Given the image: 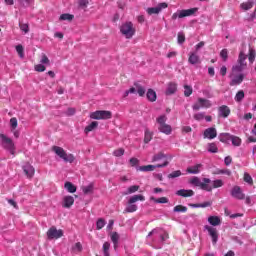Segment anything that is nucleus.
Instances as JSON below:
<instances>
[{
	"label": "nucleus",
	"mask_w": 256,
	"mask_h": 256,
	"mask_svg": "<svg viewBox=\"0 0 256 256\" xmlns=\"http://www.w3.org/2000/svg\"><path fill=\"white\" fill-rule=\"evenodd\" d=\"M137 191H139V185H133L128 187L124 195H133V193H137Z\"/></svg>",
	"instance_id": "obj_39"
},
{
	"label": "nucleus",
	"mask_w": 256,
	"mask_h": 256,
	"mask_svg": "<svg viewBox=\"0 0 256 256\" xmlns=\"http://www.w3.org/2000/svg\"><path fill=\"white\" fill-rule=\"evenodd\" d=\"M0 143L3 149L9 151L11 155H15V142L5 134H0Z\"/></svg>",
	"instance_id": "obj_3"
},
{
	"label": "nucleus",
	"mask_w": 256,
	"mask_h": 256,
	"mask_svg": "<svg viewBox=\"0 0 256 256\" xmlns=\"http://www.w3.org/2000/svg\"><path fill=\"white\" fill-rule=\"evenodd\" d=\"M73 203H75V198L73 196H64L63 202H62V207L65 209H69Z\"/></svg>",
	"instance_id": "obj_21"
},
{
	"label": "nucleus",
	"mask_w": 256,
	"mask_h": 256,
	"mask_svg": "<svg viewBox=\"0 0 256 256\" xmlns=\"http://www.w3.org/2000/svg\"><path fill=\"white\" fill-rule=\"evenodd\" d=\"M255 57H256V51L253 48L249 49V54H248V61L249 63L253 64L255 62Z\"/></svg>",
	"instance_id": "obj_40"
},
{
	"label": "nucleus",
	"mask_w": 256,
	"mask_h": 256,
	"mask_svg": "<svg viewBox=\"0 0 256 256\" xmlns=\"http://www.w3.org/2000/svg\"><path fill=\"white\" fill-rule=\"evenodd\" d=\"M174 213H187V207L183 205H177L174 207Z\"/></svg>",
	"instance_id": "obj_45"
},
{
	"label": "nucleus",
	"mask_w": 256,
	"mask_h": 256,
	"mask_svg": "<svg viewBox=\"0 0 256 256\" xmlns=\"http://www.w3.org/2000/svg\"><path fill=\"white\" fill-rule=\"evenodd\" d=\"M206 231H208L211 239H212V243L213 245L217 244V241H219V234L217 233V229L213 228L211 226H205Z\"/></svg>",
	"instance_id": "obj_13"
},
{
	"label": "nucleus",
	"mask_w": 256,
	"mask_h": 256,
	"mask_svg": "<svg viewBox=\"0 0 256 256\" xmlns=\"http://www.w3.org/2000/svg\"><path fill=\"white\" fill-rule=\"evenodd\" d=\"M169 179H175L177 177H181L180 170H176L168 175Z\"/></svg>",
	"instance_id": "obj_56"
},
{
	"label": "nucleus",
	"mask_w": 256,
	"mask_h": 256,
	"mask_svg": "<svg viewBox=\"0 0 256 256\" xmlns=\"http://www.w3.org/2000/svg\"><path fill=\"white\" fill-rule=\"evenodd\" d=\"M135 26L133 22H125L120 26V32L125 37V39H133V36L136 33Z\"/></svg>",
	"instance_id": "obj_2"
},
{
	"label": "nucleus",
	"mask_w": 256,
	"mask_h": 256,
	"mask_svg": "<svg viewBox=\"0 0 256 256\" xmlns=\"http://www.w3.org/2000/svg\"><path fill=\"white\" fill-rule=\"evenodd\" d=\"M169 5L166 2L159 3L156 7L147 8L148 15H159L163 9H167Z\"/></svg>",
	"instance_id": "obj_12"
},
{
	"label": "nucleus",
	"mask_w": 256,
	"mask_h": 256,
	"mask_svg": "<svg viewBox=\"0 0 256 256\" xmlns=\"http://www.w3.org/2000/svg\"><path fill=\"white\" fill-rule=\"evenodd\" d=\"M220 57L223 59V61H227V59L229 57V52L227 51V49H223L220 52Z\"/></svg>",
	"instance_id": "obj_55"
},
{
	"label": "nucleus",
	"mask_w": 256,
	"mask_h": 256,
	"mask_svg": "<svg viewBox=\"0 0 256 256\" xmlns=\"http://www.w3.org/2000/svg\"><path fill=\"white\" fill-rule=\"evenodd\" d=\"M194 119H195V121H203V119H205V113L199 112V113L194 114Z\"/></svg>",
	"instance_id": "obj_52"
},
{
	"label": "nucleus",
	"mask_w": 256,
	"mask_h": 256,
	"mask_svg": "<svg viewBox=\"0 0 256 256\" xmlns=\"http://www.w3.org/2000/svg\"><path fill=\"white\" fill-rule=\"evenodd\" d=\"M247 55L245 53L240 52L238 56V62L236 65L232 67V72L233 73H241L247 69Z\"/></svg>",
	"instance_id": "obj_5"
},
{
	"label": "nucleus",
	"mask_w": 256,
	"mask_h": 256,
	"mask_svg": "<svg viewBox=\"0 0 256 256\" xmlns=\"http://www.w3.org/2000/svg\"><path fill=\"white\" fill-rule=\"evenodd\" d=\"M212 185H213L212 189H219V187H223L224 183H223V180L218 179V180H214L212 182Z\"/></svg>",
	"instance_id": "obj_49"
},
{
	"label": "nucleus",
	"mask_w": 256,
	"mask_h": 256,
	"mask_svg": "<svg viewBox=\"0 0 256 256\" xmlns=\"http://www.w3.org/2000/svg\"><path fill=\"white\" fill-rule=\"evenodd\" d=\"M243 99H245V92H243V90H240L235 95V101L237 103H241V101H243Z\"/></svg>",
	"instance_id": "obj_43"
},
{
	"label": "nucleus",
	"mask_w": 256,
	"mask_h": 256,
	"mask_svg": "<svg viewBox=\"0 0 256 256\" xmlns=\"http://www.w3.org/2000/svg\"><path fill=\"white\" fill-rule=\"evenodd\" d=\"M149 237H152V242L157 245V249H161V245L165 243L166 239H169V233L163 228H155L148 234Z\"/></svg>",
	"instance_id": "obj_1"
},
{
	"label": "nucleus",
	"mask_w": 256,
	"mask_h": 256,
	"mask_svg": "<svg viewBox=\"0 0 256 256\" xmlns=\"http://www.w3.org/2000/svg\"><path fill=\"white\" fill-rule=\"evenodd\" d=\"M218 151H219V148H217V144H215V143L208 144V152L209 153H217Z\"/></svg>",
	"instance_id": "obj_47"
},
{
	"label": "nucleus",
	"mask_w": 256,
	"mask_h": 256,
	"mask_svg": "<svg viewBox=\"0 0 256 256\" xmlns=\"http://www.w3.org/2000/svg\"><path fill=\"white\" fill-rule=\"evenodd\" d=\"M218 175H228V177H230L231 175V170L229 169H220L217 171Z\"/></svg>",
	"instance_id": "obj_58"
},
{
	"label": "nucleus",
	"mask_w": 256,
	"mask_h": 256,
	"mask_svg": "<svg viewBox=\"0 0 256 256\" xmlns=\"http://www.w3.org/2000/svg\"><path fill=\"white\" fill-rule=\"evenodd\" d=\"M203 181L204 182L200 184V189H203V191H208V192L213 191V187L209 186L208 184V183H211V179L204 178Z\"/></svg>",
	"instance_id": "obj_23"
},
{
	"label": "nucleus",
	"mask_w": 256,
	"mask_h": 256,
	"mask_svg": "<svg viewBox=\"0 0 256 256\" xmlns=\"http://www.w3.org/2000/svg\"><path fill=\"white\" fill-rule=\"evenodd\" d=\"M188 62L190 65H197L201 63V58L197 55V52H190Z\"/></svg>",
	"instance_id": "obj_19"
},
{
	"label": "nucleus",
	"mask_w": 256,
	"mask_h": 256,
	"mask_svg": "<svg viewBox=\"0 0 256 256\" xmlns=\"http://www.w3.org/2000/svg\"><path fill=\"white\" fill-rule=\"evenodd\" d=\"M146 97H147L148 101H151V103L157 101V93L154 92L153 89H148V91L146 93Z\"/></svg>",
	"instance_id": "obj_26"
},
{
	"label": "nucleus",
	"mask_w": 256,
	"mask_h": 256,
	"mask_svg": "<svg viewBox=\"0 0 256 256\" xmlns=\"http://www.w3.org/2000/svg\"><path fill=\"white\" fill-rule=\"evenodd\" d=\"M231 196L234 197V199L243 200L245 199V194L241 191V187L234 186L231 190Z\"/></svg>",
	"instance_id": "obj_14"
},
{
	"label": "nucleus",
	"mask_w": 256,
	"mask_h": 256,
	"mask_svg": "<svg viewBox=\"0 0 256 256\" xmlns=\"http://www.w3.org/2000/svg\"><path fill=\"white\" fill-rule=\"evenodd\" d=\"M150 201H154L157 204H165V203H169V198L167 197L155 198V196H151Z\"/></svg>",
	"instance_id": "obj_33"
},
{
	"label": "nucleus",
	"mask_w": 256,
	"mask_h": 256,
	"mask_svg": "<svg viewBox=\"0 0 256 256\" xmlns=\"http://www.w3.org/2000/svg\"><path fill=\"white\" fill-rule=\"evenodd\" d=\"M232 72L230 75V85L234 87L235 85H241L243 83V79H245V75L243 73Z\"/></svg>",
	"instance_id": "obj_11"
},
{
	"label": "nucleus",
	"mask_w": 256,
	"mask_h": 256,
	"mask_svg": "<svg viewBox=\"0 0 256 256\" xmlns=\"http://www.w3.org/2000/svg\"><path fill=\"white\" fill-rule=\"evenodd\" d=\"M10 126L12 130L17 129V118L13 117L10 119Z\"/></svg>",
	"instance_id": "obj_61"
},
{
	"label": "nucleus",
	"mask_w": 256,
	"mask_h": 256,
	"mask_svg": "<svg viewBox=\"0 0 256 256\" xmlns=\"http://www.w3.org/2000/svg\"><path fill=\"white\" fill-rule=\"evenodd\" d=\"M219 117H223V119H227L229 115H231V108L227 105H222L218 108Z\"/></svg>",
	"instance_id": "obj_15"
},
{
	"label": "nucleus",
	"mask_w": 256,
	"mask_h": 256,
	"mask_svg": "<svg viewBox=\"0 0 256 256\" xmlns=\"http://www.w3.org/2000/svg\"><path fill=\"white\" fill-rule=\"evenodd\" d=\"M114 157H123L125 155V149L119 148L113 151Z\"/></svg>",
	"instance_id": "obj_48"
},
{
	"label": "nucleus",
	"mask_w": 256,
	"mask_h": 256,
	"mask_svg": "<svg viewBox=\"0 0 256 256\" xmlns=\"http://www.w3.org/2000/svg\"><path fill=\"white\" fill-rule=\"evenodd\" d=\"M196 11H198L197 8L178 10L176 13L172 15V21H176V19H183L184 17H191Z\"/></svg>",
	"instance_id": "obj_7"
},
{
	"label": "nucleus",
	"mask_w": 256,
	"mask_h": 256,
	"mask_svg": "<svg viewBox=\"0 0 256 256\" xmlns=\"http://www.w3.org/2000/svg\"><path fill=\"white\" fill-rule=\"evenodd\" d=\"M158 131H160V133H164V135H171V133H173V128L171 125L166 123L158 126Z\"/></svg>",
	"instance_id": "obj_20"
},
{
	"label": "nucleus",
	"mask_w": 256,
	"mask_h": 256,
	"mask_svg": "<svg viewBox=\"0 0 256 256\" xmlns=\"http://www.w3.org/2000/svg\"><path fill=\"white\" fill-rule=\"evenodd\" d=\"M111 241L114 245V249H117V247H119V233L112 232L111 233Z\"/></svg>",
	"instance_id": "obj_32"
},
{
	"label": "nucleus",
	"mask_w": 256,
	"mask_h": 256,
	"mask_svg": "<svg viewBox=\"0 0 256 256\" xmlns=\"http://www.w3.org/2000/svg\"><path fill=\"white\" fill-rule=\"evenodd\" d=\"M35 71H37L38 73H43V71H45V65L43 64H37L34 67Z\"/></svg>",
	"instance_id": "obj_60"
},
{
	"label": "nucleus",
	"mask_w": 256,
	"mask_h": 256,
	"mask_svg": "<svg viewBox=\"0 0 256 256\" xmlns=\"http://www.w3.org/2000/svg\"><path fill=\"white\" fill-rule=\"evenodd\" d=\"M184 95L185 97H191V95H193V87L184 85Z\"/></svg>",
	"instance_id": "obj_44"
},
{
	"label": "nucleus",
	"mask_w": 256,
	"mask_h": 256,
	"mask_svg": "<svg viewBox=\"0 0 256 256\" xmlns=\"http://www.w3.org/2000/svg\"><path fill=\"white\" fill-rule=\"evenodd\" d=\"M16 51L19 55V57H21V59H23V57H25V54H24V49H23V45H17L16 46Z\"/></svg>",
	"instance_id": "obj_53"
},
{
	"label": "nucleus",
	"mask_w": 256,
	"mask_h": 256,
	"mask_svg": "<svg viewBox=\"0 0 256 256\" xmlns=\"http://www.w3.org/2000/svg\"><path fill=\"white\" fill-rule=\"evenodd\" d=\"M176 195L178 197H193V195H195V192L193 190L180 189L176 191Z\"/></svg>",
	"instance_id": "obj_22"
},
{
	"label": "nucleus",
	"mask_w": 256,
	"mask_h": 256,
	"mask_svg": "<svg viewBox=\"0 0 256 256\" xmlns=\"http://www.w3.org/2000/svg\"><path fill=\"white\" fill-rule=\"evenodd\" d=\"M244 181L249 185H253V178L251 177V175H249V173L244 174Z\"/></svg>",
	"instance_id": "obj_57"
},
{
	"label": "nucleus",
	"mask_w": 256,
	"mask_h": 256,
	"mask_svg": "<svg viewBox=\"0 0 256 256\" xmlns=\"http://www.w3.org/2000/svg\"><path fill=\"white\" fill-rule=\"evenodd\" d=\"M208 223L213 227H217L221 223V218L219 216H210L208 217Z\"/></svg>",
	"instance_id": "obj_25"
},
{
	"label": "nucleus",
	"mask_w": 256,
	"mask_h": 256,
	"mask_svg": "<svg viewBox=\"0 0 256 256\" xmlns=\"http://www.w3.org/2000/svg\"><path fill=\"white\" fill-rule=\"evenodd\" d=\"M198 102L200 106L204 109H209L212 106L211 100H207L205 98H198Z\"/></svg>",
	"instance_id": "obj_28"
},
{
	"label": "nucleus",
	"mask_w": 256,
	"mask_h": 256,
	"mask_svg": "<svg viewBox=\"0 0 256 256\" xmlns=\"http://www.w3.org/2000/svg\"><path fill=\"white\" fill-rule=\"evenodd\" d=\"M137 201H145V196L141 194L133 195L128 200V206L125 208V213H135L137 211L138 207L135 203Z\"/></svg>",
	"instance_id": "obj_4"
},
{
	"label": "nucleus",
	"mask_w": 256,
	"mask_h": 256,
	"mask_svg": "<svg viewBox=\"0 0 256 256\" xmlns=\"http://www.w3.org/2000/svg\"><path fill=\"white\" fill-rule=\"evenodd\" d=\"M163 159L164 161H167V156L164 153L160 152L152 157V163H155L157 161H163Z\"/></svg>",
	"instance_id": "obj_36"
},
{
	"label": "nucleus",
	"mask_w": 256,
	"mask_h": 256,
	"mask_svg": "<svg viewBox=\"0 0 256 256\" xmlns=\"http://www.w3.org/2000/svg\"><path fill=\"white\" fill-rule=\"evenodd\" d=\"M64 189H66V191H68V193H75L77 191V186L71 182H66L64 184Z\"/></svg>",
	"instance_id": "obj_31"
},
{
	"label": "nucleus",
	"mask_w": 256,
	"mask_h": 256,
	"mask_svg": "<svg viewBox=\"0 0 256 256\" xmlns=\"http://www.w3.org/2000/svg\"><path fill=\"white\" fill-rule=\"evenodd\" d=\"M168 165H169V161L165 160L162 164L140 166L137 168V171H142L144 173H147L149 171H155V169H161L163 167H167Z\"/></svg>",
	"instance_id": "obj_9"
},
{
	"label": "nucleus",
	"mask_w": 256,
	"mask_h": 256,
	"mask_svg": "<svg viewBox=\"0 0 256 256\" xmlns=\"http://www.w3.org/2000/svg\"><path fill=\"white\" fill-rule=\"evenodd\" d=\"M22 169H23L26 177H28V179H31V177H33V175H35V168L29 163L24 164Z\"/></svg>",
	"instance_id": "obj_16"
},
{
	"label": "nucleus",
	"mask_w": 256,
	"mask_h": 256,
	"mask_svg": "<svg viewBox=\"0 0 256 256\" xmlns=\"http://www.w3.org/2000/svg\"><path fill=\"white\" fill-rule=\"evenodd\" d=\"M97 127H99V122L93 121L90 125L85 127L84 133L87 135L88 133H91V131H94V129H97Z\"/></svg>",
	"instance_id": "obj_27"
},
{
	"label": "nucleus",
	"mask_w": 256,
	"mask_h": 256,
	"mask_svg": "<svg viewBox=\"0 0 256 256\" xmlns=\"http://www.w3.org/2000/svg\"><path fill=\"white\" fill-rule=\"evenodd\" d=\"M224 163L227 167H229V165H231V163H233V158H231V156H226L224 159Z\"/></svg>",
	"instance_id": "obj_64"
},
{
	"label": "nucleus",
	"mask_w": 256,
	"mask_h": 256,
	"mask_svg": "<svg viewBox=\"0 0 256 256\" xmlns=\"http://www.w3.org/2000/svg\"><path fill=\"white\" fill-rule=\"evenodd\" d=\"M52 151H54V153H56L58 157H60V159H63L65 163H73V161H75V156H73V154H67V152H65V149H63L62 147L53 146Z\"/></svg>",
	"instance_id": "obj_6"
},
{
	"label": "nucleus",
	"mask_w": 256,
	"mask_h": 256,
	"mask_svg": "<svg viewBox=\"0 0 256 256\" xmlns=\"http://www.w3.org/2000/svg\"><path fill=\"white\" fill-rule=\"evenodd\" d=\"M190 185H193L194 187H201V179L199 177L194 176L189 180Z\"/></svg>",
	"instance_id": "obj_38"
},
{
	"label": "nucleus",
	"mask_w": 256,
	"mask_h": 256,
	"mask_svg": "<svg viewBox=\"0 0 256 256\" xmlns=\"http://www.w3.org/2000/svg\"><path fill=\"white\" fill-rule=\"evenodd\" d=\"M177 91L176 83H169L166 89V95H173Z\"/></svg>",
	"instance_id": "obj_29"
},
{
	"label": "nucleus",
	"mask_w": 256,
	"mask_h": 256,
	"mask_svg": "<svg viewBox=\"0 0 256 256\" xmlns=\"http://www.w3.org/2000/svg\"><path fill=\"white\" fill-rule=\"evenodd\" d=\"M230 141L233 147H241V143H243V141L238 136H235V135H232V138Z\"/></svg>",
	"instance_id": "obj_37"
},
{
	"label": "nucleus",
	"mask_w": 256,
	"mask_h": 256,
	"mask_svg": "<svg viewBox=\"0 0 256 256\" xmlns=\"http://www.w3.org/2000/svg\"><path fill=\"white\" fill-rule=\"evenodd\" d=\"M134 86L136 87V93H138L139 97H145V93L147 90L138 83H135Z\"/></svg>",
	"instance_id": "obj_35"
},
{
	"label": "nucleus",
	"mask_w": 256,
	"mask_h": 256,
	"mask_svg": "<svg viewBox=\"0 0 256 256\" xmlns=\"http://www.w3.org/2000/svg\"><path fill=\"white\" fill-rule=\"evenodd\" d=\"M204 139H215L217 137V129L211 127L204 130L203 133Z\"/></svg>",
	"instance_id": "obj_17"
},
{
	"label": "nucleus",
	"mask_w": 256,
	"mask_h": 256,
	"mask_svg": "<svg viewBox=\"0 0 256 256\" xmlns=\"http://www.w3.org/2000/svg\"><path fill=\"white\" fill-rule=\"evenodd\" d=\"M153 139V132H151L148 128L144 131V143H151V140Z\"/></svg>",
	"instance_id": "obj_30"
},
{
	"label": "nucleus",
	"mask_w": 256,
	"mask_h": 256,
	"mask_svg": "<svg viewBox=\"0 0 256 256\" xmlns=\"http://www.w3.org/2000/svg\"><path fill=\"white\" fill-rule=\"evenodd\" d=\"M178 43L179 45H183V43H185V33L183 32L178 33Z\"/></svg>",
	"instance_id": "obj_54"
},
{
	"label": "nucleus",
	"mask_w": 256,
	"mask_h": 256,
	"mask_svg": "<svg viewBox=\"0 0 256 256\" xmlns=\"http://www.w3.org/2000/svg\"><path fill=\"white\" fill-rule=\"evenodd\" d=\"M233 135L230 133H221L219 135V141H221V143H226L229 144V142L231 141Z\"/></svg>",
	"instance_id": "obj_24"
},
{
	"label": "nucleus",
	"mask_w": 256,
	"mask_h": 256,
	"mask_svg": "<svg viewBox=\"0 0 256 256\" xmlns=\"http://www.w3.org/2000/svg\"><path fill=\"white\" fill-rule=\"evenodd\" d=\"M20 30L23 31V33H29V24H19Z\"/></svg>",
	"instance_id": "obj_59"
},
{
	"label": "nucleus",
	"mask_w": 256,
	"mask_h": 256,
	"mask_svg": "<svg viewBox=\"0 0 256 256\" xmlns=\"http://www.w3.org/2000/svg\"><path fill=\"white\" fill-rule=\"evenodd\" d=\"M74 16L71 14H62L60 16V21H73Z\"/></svg>",
	"instance_id": "obj_50"
},
{
	"label": "nucleus",
	"mask_w": 256,
	"mask_h": 256,
	"mask_svg": "<svg viewBox=\"0 0 256 256\" xmlns=\"http://www.w3.org/2000/svg\"><path fill=\"white\" fill-rule=\"evenodd\" d=\"M94 189H95V186L93 185V183H90L89 185L82 187V191H83L84 195H91V193H93Z\"/></svg>",
	"instance_id": "obj_34"
},
{
	"label": "nucleus",
	"mask_w": 256,
	"mask_h": 256,
	"mask_svg": "<svg viewBox=\"0 0 256 256\" xmlns=\"http://www.w3.org/2000/svg\"><path fill=\"white\" fill-rule=\"evenodd\" d=\"M40 63L42 65H49V58L47 57V55L43 54L42 55V58L40 60Z\"/></svg>",
	"instance_id": "obj_62"
},
{
	"label": "nucleus",
	"mask_w": 256,
	"mask_h": 256,
	"mask_svg": "<svg viewBox=\"0 0 256 256\" xmlns=\"http://www.w3.org/2000/svg\"><path fill=\"white\" fill-rule=\"evenodd\" d=\"M47 237L49 241H53V239H61V237H63V230H58L55 226H52L47 231Z\"/></svg>",
	"instance_id": "obj_10"
},
{
	"label": "nucleus",
	"mask_w": 256,
	"mask_h": 256,
	"mask_svg": "<svg viewBox=\"0 0 256 256\" xmlns=\"http://www.w3.org/2000/svg\"><path fill=\"white\" fill-rule=\"evenodd\" d=\"M156 122L158 123V127L161 125H165L167 123V115L162 114L157 119Z\"/></svg>",
	"instance_id": "obj_42"
},
{
	"label": "nucleus",
	"mask_w": 256,
	"mask_h": 256,
	"mask_svg": "<svg viewBox=\"0 0 256 256\" xmlns=\"http://www.w3.org/2000/svg\"><path fill=\"white\" fill-rule=\"evenodd\" d=\"M240 7L243 11H249V9H253V1L244 2Z\"/></svg>",
	"instance_id": "obj_41"
},
{
	"label": "nucleus",
	"mask_w": 256,
	"mask_h": 256,
	"mask_svg": "<svg viewBox=\"0 0 256 256\" xmlns=\"http://www.w3.org/2000/svg\"><path fill=\"white\" fill-rule=\"evenodd\" d=\"M203 171V164H196L194 166H189L186 170L190 175H199V172Z\"/></svg>",
	"instance_id": "obj_18"
},
{
	"label": "nucleus",
	"mask_w": 256,
	"mask_h": 256,
	"mask_svg": "<svg viewBox=\"0 0 256 256\" xmlns=\"http://www.w3.org/2000/svg\"><path fill=\"white\" fill-rule=\"evenodd\" d=\"M129 163H130L131 167H135V166L139 165V159H137V158H131V159L129 160Z\"/></svg>",
	"instance_id": "obj_63"
},
{
	"label": "nucleus",
	"mask_w": 256,
	"mask_h": 256,
	"mask_svg": "<svg viewBox=\"0 0 256 256\" xmlns=\"http://www.w3.org/2000/svg\"><path fill=\"white\" fill-rule=\"evenodd\" d=\"M72 251L74 253H81V251H83V245H81V242H77L76 244H74V246L72 247Z\"/></svg>",
	"instance_id": "obj_46"
},
{
	"label": "nucleus",
	"mask_w": 256,
	"mask_h": 256,
	"mask_svg": "<svg viewBox=\"0 0 256 256\" xmlns=\"http://www.w3.org/2000/svg\"><path fill=\"white\" fill-rule=\"evenodd\" d=\"M105 227V220L103 218L98 219L96 222V229L101 230Z\"/></svg>",
	"instance_id": "obj_51"
},
{
	"label": "nucleus",
	"mask_w": 256,
	"mask_h": 256,
	"mask_svg": "<svg viewBox=\"0 0 256 256\" xmlns=\"http://www.w3.org/2000/svg\"><path fill=\"white\" fill-rule=\"evenodd\" d=\"M111 117H113V114L111 113V111H107V110H98L95 112H92L90 114V119H96V120H107V119H111Z\"/></svg>",
	"instance_id": "obj_8"
}]
</instances>
